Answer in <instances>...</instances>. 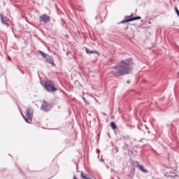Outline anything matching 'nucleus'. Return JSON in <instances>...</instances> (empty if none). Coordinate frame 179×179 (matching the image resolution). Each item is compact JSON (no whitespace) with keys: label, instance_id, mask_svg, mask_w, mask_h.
<instances>
[{"label":"nucleus","instance_id":"nucleus-1","mask_svg":"<svg viewBox=\"0 0 179 179\" xmlns=\"http://www.w3.org/2000/svg\"><path fill=\"white\" fill-rule=\"evenodd\" d=\"M131 65H132V59L129 58L122 62L120 64L112 67L110 72L114 76L127 75L131 72Z\"/></svg>","mask_w":179,"mask_h":179},{"label":"nucleus","instance_id":"nucleus-2","mask_svg":"<svg viewBox=\"0 0 179 179\" xmlns=\"http://www.w3.org/2000/svg\"><path fill=\"white\" fill-rule=\"evenodd\" d=\"M44 88L49 92H57V88L55 87V83L54 81L45 82L44 84Z\"/></svg>","mask_w":179,"mask_h":179},{"label":"nucleus","instance_id":"nucleus-3","mask_svg":"<svg viewBox=\"0 0 179 179\" xmlns=\"http://www.w3.org/2000/svg\"><path fill=\"white\" fill-rule=\"evenodd\" d=\"M22 117L27 124H31V120L33 118V110L28 108L26 112V117L24 115H22Z\"/></svg>","mask_w":179,"mask_h":179},{"label":"nucleus","instance_id":"nucleus-4","mask_svg":"<svg viewBox=\"0 0 179 179\" xmlns=\"http://www.w3.org/2000/svg\"><path fill=\"white\" fill-rule=\"evenodd\" d=\"M51 108H52V104L48 103L45 102V101H43L41 110L42 111H45V113H48V111H50Z\"/></svg>","mask_w":179,"mask_h":179},{"label":"nucleus","instance_id":"nucleus-5","mask_svg":"<svg viewBox=\"0 0 179 179\" xmlns=\"http://www.w3.org/2000/svg\"><path fill=\"white\" fill-rule=\"evenodd\" d=\"M0 20L3 26H5L6 27H9V24H8V22H9V19H8V17H3L2 14H0Z\"/></svg>","mask_w":179,"mask_h":179},{"label":"nucleus","instance_id":"nucleus-6","mask_svg":"<svg viewBox=\"0 0 179 179\" xmlns=\"http://www.w3.org/2000/svg\"><path fill=\"white\" fill-rule=\"evenodd\" d=\"M140 19L141 17H132V16H128L125 18L124 20L122 21V23H128L129 22H133V20H139Z\"/></svg>","mask_w":179,"mask_h":179},{"label":"nucleus","instance_id":"nucleus-7","mask_svg":"<svg viewBox=\"0 0 179 179\" xmlns=\"http://www.w3.org/2000/svg\"><path fill=\"white\" fill-rule=\"evenodd\" d=\"M39 19L40 22H44V23H48L50 20V17H48L47 14H43Z\"/></svg>","mask_w":179,"mask_h":179},{"label":"nucleus","instance_id":"nucleus-8","mask_svg":"<svg viewBox=\"0 0 179 179\" xmlns=\"http://www.w3.org/2000/svg\"><path fill=\"white\" fill-rule=\"evenodd\" d=\"M45 58H46V62L48 64H50V65H52V66H55V64H54V59H52V57H51V56H48Z\"/></svg>","mask_w":179,"mask_h":179},{"label":"nucleus","instance_id":"nucleus-9","mask_svg":"<svg viewBox=\"0 0 179 179\" xmlns=\"http://www.w3.org/2000/svg\"><path fill=\"white\" fill-rule=\"evenodd\" d=\"M137 167L139 169V170L141 171H142L143 173H149V171H148L147 169H145V168L143 167V166L142 165H137Z\"/></svg>","mask_w":179,"mask_h":179},{"label":"nucleus","instance_id":"nucleus-10","mask_svg":"<svg viewBox=\"0 0 179 179\" xmlns=\"http://www.w3.org/2000/svg\"><path fill=\"white\" fill-rule=\"evenodd\" d=\"M39 54H41V55L43 57V58H46L48 56H47V54H45L44 52L41 51V50H38Z\"/></svg>","mask_w":179,"mask_h":179},{"label":"nucleus","instance_id":"nucleus-11","mask_svg":"<svg viewBox=\"0 0 179 179\" xmlns=\"http://www.w3.org/2000/svg\"><path fill=\"white\" fill-rule=\"evenodd\" d=\"M85 52L87 54H95V52H97L96 51H90L88 48H85Z\"/></svg>","mask_w":179,"mask_h":179},{"label":"nucleus","instance_id":"nucleus-12","mask_svg":"<svg viewBox=\"0 0 179 179\" xmlns=\"http://www.w3.org/2000/svg\"><path fill=\"white\" fill-rule=\"evenodd\" d=\"M110 127L112 129H117V126L115 125V123H114L113 122H110Z\"/></svg>","mask_w":179,"mask_h":179},{"label":"nucleus","instance_id":"nucleus-13","mask_svg":"<svg viewBox=\"0 0 179 179\" xmlns=\"http://www.w3.org/2000/svg\"><path fill=\"white\" fill-rule=\"evenodd\" d=\"M83 100L84 101H86V99H85V97L83 98Z\"/></svg>","mask_w":179,"mask_h":179},{"label":"nucleus","instance_id":"nucleus-14","mask_svg":"<svg viewBox=\"0 0 179 179\" xmlns=\"http://www.w3.org/2000/svg\"><path fill=\"white\" fill-rule=\"evenodd\" d=\"M100 162H104V160L103 159H101Z\"/></svg>","mask_w":179,"mask_h":179},{"label":"nucleus","instance_id":"nucleus-15","mask_svg":"<svg viewBox=\"0 0 179 179\" xmlns=\"http://www.w3.org/2000/svg\"><path fill=\"white\" fill-rule=\"evenodd\" d=\"M176 177H177V175H176L175 176H173V178H176Z\"/></svg>","mask_w":179,"mask_h":179},{"label":"nucleus","instance_id":"nucleus-16","mask_svg":"<svg viewBox=\"0 0 179 179\" xmlns=\"http://www.w3.org/2000/svg\"><path fill=\"white\" fill-rule=\"evenodd\" d=\"M73 179H77V178H76V176H73Z\"/></svg>","mask_w":179,"mask_h":179},{"label":"nucleus","instance_id":"nucleus-17","mask_svg":"<svg viewBox=\"0 0 179 179\" xmlns=\"http://www.w3.org/2000/svg\"><path fill=\"white\" fill-rule=\"evenodd\" d=\"M127 83H129V81H127Z\"/></svg>","mask_w":179,"mask_h":179},{"label":"nucleus","instance_id":"nucleus-18","mask_svg":"<svg viewBox=\"0 0 179 179\" xmlns=\"http://www.w3.org/2000/svg\"><path fill=\"white\" fill-rule=\"evenodd\" d=\"M178 75H179V72H178Z\"/></svg>","mask_w":179,"mask_h":179}]
</instances>
